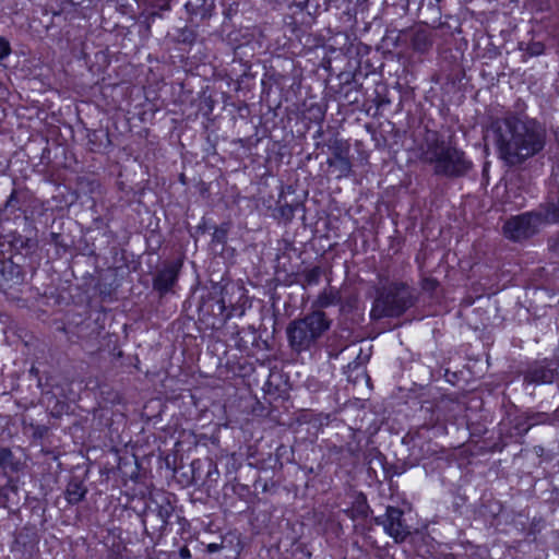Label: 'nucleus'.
Instances as JSON below:
<instances>
[{
	"instance_id": "16",
	"label": "nucleus",
	"mask_w": 559,
	"mask_h": 559,
	"mask_svg": "<svg viewBox=\"0 0 559 559\" xmlns=\"http://www.w3.org/2000/svg\"><path fill=\"white\" fill-rule=\"evenodd\" d=\"M228 233V224H222L219 227H216L213 235L212 241L216 243H225L227 240Z\"/></svg>"
},
{
	"instance_id": "26",
	"label": "nucleus",
	"mask_w": 559,
	"mask_h": 559,
	"mask_svg": "<svg viewBox=\"0 0 559 559\" xmlns=\"http://www.w3.org/2000/svg\"><path fill=\"white\" fill-rule=\"evenodd\" d=\"M427 284L430 286V287H433L435 285V282L433 281H428Z\"/></svg>"
},
{
	"instance_id": "9",
	"label": "nucleus",
	"mask_w": 559,
	"mask_h": 559,
	"mask_svg": "<svg viewBox=\"0 0 559 559\" xmlns=\"http://www.w3.org/2000/svg\"><path fill=\"white\" fill-rule=\"evenodd\" d=\"M25 273L22 267L11 260L0 261V289H14L24 284Z\"/></svg>"
},
{
	"instance_id": "15",
	"label": "nucleus",
	"mask_w": 559,
	"mask_h": 559,
	"mask_svg": "<svg viewBox=\"0 0 559 559\" xmlns=\"http://www.w3.org/2000/svg\"><path fill=\"white\" fill-rule=\"evenodd\" d=\"M7 484L0 487V506H5L10 501V493L17 492V485L13 477H7Z\"/></svg>"
},
{
	"instance_id": "23",
	"label": "nucleus",
	"mask_w": 559,
	"mask_h": 559,
	"mask_svg": "<svg viewBox=\"0 0 559 559\" xmlns=\"http://www.w3.org/2000/svg\"><path fill=\"white\" fill-rule=\"evenodd\" d=\"M219 548H221V546H219V545H217V544H210V545L207 546V550H209L210 552H215V551H217Z\"/></svg>"
},
{
	"instance_id": "5",
	"label": "nucleus",
	"mask_w": 559,
	"mask_h": 559,
	"mask_svg": "<svg viewBox=\"0 0 559 559\" xmlns=\"http://www.w3.org/2000/svg\"><path fill=\"white\" fill-rule=\"evenodd\" d=\"M175 495L169 492L158 491L151 493L146 502L143 523L151 522L153 528L163 534L167 530L169 520L175 512Z\"/></svg>"
},
{
	"instance_id": "7",
	"label": "nucleus",
	"mask_w": 559,
	"mask_h": 559,
	"mask_svg": "<svg viewBox=\"0 0 559 559\" xmlns=\"http://www.w3.org/2000/svg\"><path fill=\"white\" fill-rule=\"evenodd\" d=\"M183 262L182 260H174L163 263L153 277V288L159 294L165 296L173 292V288L178 282Z\"/></svg>"
},
{
	"instance_id": "20",
	"label": "nucleus",
	"mask_w": 559,
	"mask_h": 559,
	"mask_svg": "<svg viewBox=\"0 0 559 559\" xmlns=\"http://www.w3.org/2000/svg\"><path fill=\"white\" fill-rule=\"evenodd\" d=\"M219 477V472H218V468L215 464H213L212 462L210 463V468L207 471V478L210 480H214L216 481L217 478Z\"/></svg>"
},
{
	"instance_id": "19",
	"label": "nucleus",
	"mask_w": 559,
	"mask_h": 559,
	"mask_svg": "<svg viewBox=\"0 0 559 559\" xmlns=\"http://www.w3.org/2000/svg\"><path fill=\"white\" fill-rule=\"evenodd\" d=\"M5 207L11 210L19 209V200H17V193L15 190H12L11 194L5 201Z\"/></svg>"
},
{
	"instance_id": "18",
	"label": "nucleus",
	"mask_w": 559,
	"mask_h": 559,
	"mask_svg": "<svg viewBox=\"0 0 559 559\" xmlns=\"http://www.w3.org/2000/svg\"><path fill=\"white\" fill-rule=\"evenodd\" d=\"M11 53L10 41L5 37H0V61L4 60Z\"/></svg>"
},
{
	"instance_id": "8",
	"label": "nucleus",
	"mask_w": 559,
	"mask_h": 559,
	"mask_svg": "<svg viewBox=\"0 0 559 559\" xmlns=\"http://www.w3.org/2000/svg\"><path fill=\"white\" fill-rule=\"evenodd\" d=\"M384 532L396 543L405 540L409 535V528L403 521V511L399 508L388 507L385 514L379 519Z\"/></svg>"
},
{
	"instance_id": "4",
	"label": "nucleus",
	"mask_w": 559,
	"mask_h": 559,
	"mask_svg": "<svg viewBox=\"0 0 559 559\" xmlns=\"http://www.w3.org/2000/svg\"><path fill=\"white\" fill-rule=\"evenodd\" d=\"M414 304L413 296L404 284L395 285L386 295L380 296L373 304L370 316L373 319L400 317Z\"/></svg>"
},
{
	"instance_id": "12",
	"label": "nucleus",
	"mask_w": 559,
	"mask_h": 559,
	"mask_svg": "<svg viewBox=\"0 0 559 559\" xmlns=\"http://www.w3.org/2000/svg\"><path fill=\"white\" fill-rule=\"evenodd\" d=\"M87 493V488L78 477H73L67 485L64 498L69 504H78Z\"/></svg>"
},
{
	"instance_id": "25",
	"label": "nucleus",
	"mask_w": 559,
	"mask_h": 559,
	"mask_svg": "<svg viewBox=\"0 0 559 559\" xmlns=\"http://www.w3.org/2000/svg\"><path fill=\"white\" fill-rule=\"evenodd\" d=\"M180 555L181 557H190V552L188 549H181Z\"/></svg>"
},
{
	"instance_id": "14",
	"label": "nucleus",
	"mask_w": 559,
	"mask_h": 559,
	"mask_svg": "<svg viewBox=\"0 0 559 559\" xmlns=\"http://www.w3.org/2000/svg\"><path fill=\"white\" fill-rule=\"evenodd\" d=\"M504 203L506 205H510V209H521L525 205V199L518 190L508 188Z\"/></svg>"
},
{
	"instance_id": "22",
	"label": "nucleus",
	"mask_w": 559,
	"mask_h": 559,
	"mask_svg": "<svg viewBox=\"0 0 559 559\" xmlns=\"http://www.w3.org/2000/svg\"><path fill=\"white\" fill-rule=\"evenodd\" d=\"M340 163H341V165H342V169H343L344 171H349L350 166H349V163H348V160H347V159H345V158H340Z\"/></svg>"
},
{
	"instance_id": "13",
	"label": "nucleus",
	"mask_w": 559,
	"mask_h": 559,
	"mask_svg": "<svg viewBox=\"0 0 559 559\" xmlns=\"http://www.w3.org/2000/svg\"><path fill=\"white\" fill-rule=\"evenodd\" d=\"M169 36L176 44L191 46L195 43L197 32L191 27L185 26L176 28Z\"/></svg>"
},
{
	"instance_id": "17",
	"label": "nucleus",
	"mask_w": 559,
	"mask_h": 559,
	"mask_svg": "<svg viewBox=\"0 0 559 559\" xmlns=\"http://www.w3.org/2000/svg\"><path fill=\"white\" fill-rule=\"evenodd\" d=\"M544 50L545 46L540 41H533L528 44L526 47V52L532 57L540 56L542 53H544Z\"/></svg>"
},
{
	"instance_id": "11",
	"label": "nucleus",
	"mask_w": 559,
	"mask_h": 559,
	"mask_svg": "<svg viewBox=\"0 0 559 559\" xmlns=\"http://www.w3.org/2000/svg\"><path fill=\"white\" fill-rule=\"evenodd\" d=\"M214 7V0H188L185 4V9L191 19L200 20L211 17Z\"/></svg>"
},
{
	"instance_id": "6",
	"label": "nucleus",
	"mask_w": 559,
	"mask_h": 559,
	"mask_svg": "<svg viewBox=\"0 0 559 559\" xmlns=\"http://www.w3.org/2000/svg\"><path fill=\"white\" fill-rule=\"evenodd\" d=\"M544 223L542 213L530 212L507 221L503 233L507 238L519 241L536 234Z\"/></svg>"
},
{
	"instance_id": "21",
	"label": "nucleus",
	"mask_w": 559,
	"mask_h": 559,
	"mask_svg": "<svg viewBox=\"0 0 559 559\" xmlns=\"http://www.w3.org/2000/svg\"><path fill=\"white\" fill-rule=\"evenodd\" d=\"M47 432V427L46 426H43V425H37L34 427V432H33V436L35 438H43Z\"/></svg>"
},
{
	"instance_id": "28",
	"label": "nucleus",
	"mask_w": 559,
	"mask_h": 559,
	"mask_svg": "<svg viewBox=\"0 0 559 559\" xmlns=\"http://www.w3.org/2000/svg\"><path fill=\"white\" fill-rule=\"evenodd\" d=\"M278 450H280L278 448H277V449H275V457H277V452H278Z\"/></svg>"
},
{
	"instance_id": "3",
	"label": "nucleus",
	"mask_w": 559,
	"mask_h": 559,
	"mask_svg": "<svg viewBox=\"0 0 559 559\" xmlns=\"http://www.w3.org/2000/svg\"><path fill=\"white\" fill-rule=\"evenodd\" d=\"M329 324L322 312H313L302 320L294 322L287 329V336L293 348L301 350L307 348L319 337Z\"/></svg>"
},
{
	"instance_id": "24",
	"label": "nucleus",
	"mask_w": 559,
	"mask_h": 559,
	"mask_svg": "<svg viewBox=\"0 0 559 559\" xmlns=\"http://www.w3.org/2000/svg\"><path fill=\"white\" fill-rule=\"evenodd\" d=\"M276 377V374L274 372H271L270 373V377H269V380H267V384L272 385L273 384V379Z\"/></svg>"
},
{
	"instance_id": "27",
	"label": "nucleus",
	"mask_w": 559,
	"mask_h": 559,
	"mask_svg": "<svg viewBox=\"0 0 559 559\" xmlns=\"http://www.w3.org/2000/svg\"><path fill=\"white\" fill-rule=\"evenodd\" d=\"M198 229H202L204 231V226L199 225Z\"/></svg>"
},
{
	"instance_id": "10",
	"label": "nucleus",
	"mask_w": 559,
	"mask_h": 559,
	"mask_svg": "<svg viewBox=\"0 0 559 559\" xmlns=\"http://www.w3.org/2000/svg\"><path fill=\"white\" fill-rule=\"evenodd\" d=\"M24 467L22 461L9 448H0V471L4 477L20 473Z\"/></svg>"
},
{
	"instance_id": "1",
	"label": "nucleus",
	"mask_w": 559,
	"mask_h": 559,
	"mask_svg": "<svg viewBox=\"0 0 559 559\" xmlns=\"http://www.w3.org/2000/svg\"><path fill=\"white\" fill-rule=\"evenodd\" d=\"M545 139V130L536 120L515 115L495 119L485 135L486 144L509 166L520 165L539 153Z\"/></svg>"
},
{
	"instance_id": "2",
	"label": "nucleus",
	"mask_w": 559,
	"mask_h": 559,
	"mask_svg": "<svg viewBox=\"0 0 559 559\" xmlns=\"http://www.w3.org/2000/svg\"><path fill=\"white\" fill-rule=\"evenodd\" d=\"M420 151V159L431 164L437 174L459 176L469 168L463 152L440 141L435 132L427 133Z\"/></svg>"
}]
</instances>
